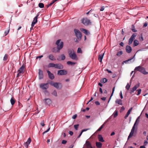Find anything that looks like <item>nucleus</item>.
<instances>
[{"mask_svg":"<svg viewBox=\"0 0 148 148\" xmlns=\"http://www.w3.org/2000/svg\"><path fill=\"white\" fill-rule=\"evenodd\" d=\"M140 116L138 117L137 119H136L134 125L132 127V128L131 130V132H130L129 136L128 137V140L129 139L130 137H132L133 135L134 132V131L135 130V127H136V129L137 128V126L138 125L139 121V118Z\"/></svg>","mask_w":148,"mask_h":148,"instance_id":"nucleus-1","label":"nucleus"},{"mask_svg":"<svg viewBox=\"0 0 148 148\" xmlns=\"http://www.w3.org/2000/svg\"><path fill=\"white\" fill-rule=\"evenodd\" d=\"M49 83L51 85L53 86L58 89H60L62 88V84L60 83L54 82L52 81H50Z\"/></svg>","mask_w":148,"mask_h":148,"instance_id":"nucleus-2","label":"nucleus"},{"mask_svg":"<svg viewBox=\"0 0 148 148\" xmlns=\"http://www.w3.org/2000/svg\"><path fill=\"white\" fill-rule=\"evenodd\" d=\"M68 52L69 57L71 58L74 60H77V56L73 49H69L68 50Z\"/></svg>","mask_w":148,"mask_h":148,"instance_id":"nucleus-3","label":"nucleus"},{"mask_svg":"<svg viewBox=\"0 0 148 148\" xmlns=\"http://www.w3.org/2000/svg\"><path fill=\"white\" fill-rule=\"evenodd\" d=\"M134 70L139 71L145 75H147L148 74V72L145 71V68L141 66L136 67Z\"/></svg>","mask_w":148,"mask_h":148,"instance_id":"nucleus-4","label":"nucleus"},{"mask_svg":"<svg viewBox=\"0 0 148 148\" xmlns=\"http://www.w3.org/2000/svg\"><path fill=\"white\" fill-rule=\"evenodd\" d=\"M74 31L77 38L79 40H81L82 37V35L80 31L79 30L75 29H74Z\"/></svg>","mask_w":148,"mask_h":148,"instance_id":"nucleus-5","label":"nucleus"},{"mask_svg":"<svg viewBox=\"0 0 148 148\" xmlns=\"http://www.w3.org/2000/svg\"><path fill=\"white\" fill-rule=\"evenodd\" d=\"M25 69V66L23 64L19 68L18 70V73L17 75V77H19L21 75V73H23L24 72V69Z\"/></svg>","mask_w":148,"mask_h":148,"instance_id":"nucleus-6","label":"nucleus"},{"mask_svg":"<svg viewBox=\"0 0 148 148\" xmlns=\"http://www.w3.org/2000/svg\"><path fill=\"white\" fill-rule=\"evenodd\" d=\"M82 23L85 25H91L90 21L87 18H83L82 20Z\"/></svg>","mask_w":148,"mask_h":148,"instance_id":"nucleus-7","label":"nucleus"},{"mask_svg":"<svg viewBox=\"0 0 148 148\" xmlns=\"http://www.w3.org/2000/svg\"><path fill=\"white\" fill-rule=\"evenodd\" d=\"M56 45H57V47L60 50L62 49L63 46V42H60V40H57L56 43Z\"/></svg>","mask_w":148,"mask_h":148,"instance_id":"nucleus-8","label":"nucleus"},{"mask_svg":"<svg viewBox=\"0 0 148 148\" xmlns=\"http://www.w3.org/2000/svg\"><path fill=\"white\" fill-rule=\"evenodd\" d=\"M49 83H47L46 84L42 83L40 84V87L43 90H46L49 87Z\"/></svg>","mask_w":148,"mask_h":148,"instance_id":"nucleus-9","label":"nucleus"},{"mask_svg":"<svg viewBox=\"0 0 148 148\" xmlns=\"http://www.w3.org/2000/svg\"><path fill=\"white\" fill-rule=\"evenodd\" d=\"M137 36V34L136 33H134L130 38L128 41V44L130 45L133 42V40L135 39V37Z\"/></svg>","mask_w":148,"mask_h":148,"instance_id":"nucleus-10","label":"nucleus"},{"mask_svg":"<svg viewBox=\"0 0 148 148\" xmlns=\"http://www.w3.org/2000/svg\"><path fill=\"white\" fill-rule=\"evenodd\" d=\"M67 74V71L65 70H60L58 71L57 74L62 75H66Z\"/></svg>","mask_w":148,"mask_h":148,"instance_id":"nucleus-11","label":"nucleus"},{"mask_svg":"<svg viewBox=\"0 0 148 148\" xmlns=\"http://www.w3.org/2000/svg\"><path fill=\"white\" fill-rule=\"evenodd\" d=\"M64 68V66L60 63L55 64V68L58 69H62Z\"/></svg>","mask_w":148,"mask_h":148,"instance_id":"nucleus-12","label":"nucleus"},{"mask_svg":"<svg viewBox=\"0 0 148 148\" xmlns=\"http://www.w3.org/2000/svg\"><path fill=\"white\" fill-rule=\"evenodd\" d=\"M84 146L86 148H93L91 146L90 143L88 140L86 141V143L84 145Z\"/></svg>","mask_w":148,"mask_h":148,"instance_id":"nucleus-13","label":"nucleus"},{"mask_svg":"<svg viewBox=\"0 0 148 148\" xmlns=\"http://www.w3.org/2000/svg\"><path fill=\"white\" fill-rule=\"evenodd\" d=\"M43 101L46 105H49L51 104V101L49 98H47L43 100Z\"/></svg>","mask_w":148,"mask_h":148,"instance_id":"nucleus-14","label":"nucleus"},{"mask_svg":"<svg viewBox=\"0 0 148 148\" xmlns=\"http://www.w3.org/2000/svg\"><path fill=\"white\" fill-rule=\"evenodd\" d=\"M47 73L48 74L49 77L51 79L53 80L54 78L55 77L53 74L51 73L48 70Z\"/></svg>","mask_w":148,"mask_h":148,"instance_id":"nucleus-15","label":"nucleus"},{"mask_svg":"<svg viewBox=\"0 0 148 148\" xmlns=\"http://www.w3.org/2000/svg\"><path fill=\"white\" fill-rule=\"evenodd\" d=\"M38 76L39 79H42L43 78V75L42 71L40 69L38 70Z\"/></svg>","mask_w":148,"mask_h":148,"instance_id":"nucleus-16","label":"nucleus"},{"mask_svg":"<svg viewBox=\"0 0 148 148\" xmlns=\"http://www.w3.org/2000/svg\"><path fill=\"white\" fill-rule=\"evenodd\" d=\"M125 50L127 53H130L132 51V48L130 46L127 45L126 47Z\"/></svg>","mask_w":148,"mask_h":148,"instance_id":"nucleus-17","label":"nucleus"},{"mask_svg":"<svg viewBox=\"0 0 148 148\" xmlns=\"http://www.w3.org/2000/svg\"><path fill=\"white\" fill-rule=\"evenodd\" d=\"M80 30L82 32H83L86 35H88L90 34V33L88 30L83 28L80 29Z\"/></svg>","mask_w":148,"mask_h":148,"instance_id":"nucleus-18","label":"nucleus"},{"mask_svg":"<svg viewBox=\"0 0 148 148\" xmlns=\"http://www.w3.org/2000/svg\"><path fill=\"white\" fill-rule=\"evenodd\" d=\"M31 138H29L27 140V141L24 144V145L25 147L27 148L28 146V145L31 142Z\"/></svg>","mask_w":148,"mask_h":148,"instance_id":"nucleus-19","label":"nucleus"},{"mask_svg":"<svg viewBox=\"0 0 148 148\" xmlns=\"http://www.w3.org/2000/svg\"><path fill=\"white\" fill-rule=\"evenodd\" d=\"M98 138L99 141L101 142H104V140L101 135L99 134L98 136Z\"/></svg>","mask_w":148,"mask_h":148,"instance_id":"nucleus-20","label":"nucleus"},{"mask_svg":"<svg viewBox=\"0 0 148 148\" xmlns=\"http://www.w3.org/2000/svg\"><path fill=\"white\" fill-rule=\"evenodd\" d=\"M104 54L103 53V54H99L98 56V60L101 63H102V60Z\"/></svg>","mask_w":148,"mask_h":148,"instance_id":"nucleus-21","label":"nucleus"},{"mask_svg":"<svg viewBox=\"0 0 148 148\" xmlns=\"http://www.w3.org/2000/svg\"><path fill=\"white\" fill-rule=\"evenodd\" d=\"M135 56V54L134 55V56L133 57H132V58L129 59H128L127 60L123 61L122 62V64H123V63H125V64L130 63L129 62L131 60H132V59H133L134 58V57Z\"/></svg>","mask_w":148,"mask_h":148,"instance_id":"nucleus-22","label":"nucleus"},{"mask_svg":"<svg viewBox=\"0 0 148 148\" xmlns=\"http://www.w3.org/2000/svg\"><path fill=\"white\" fill-rule=\"evenodd\" d=\"M49 58L51 60H55L56 59L52 54H50L48 56Z\"/></svg>","mask_w":148,"mask_h":148,"instance_id":"nucleus-23","label":"nucleus"},{"mask_svg":"<svg viewBox=\"0 0 148 148\" xmlns=\"http://www.w3.org/2000/svg\"><path fill=\"white\" fill-rule=\"evenodd\" d=\"M60 50L59 49V48L58 47H54L53 48L52 50V51L53 52H60Z\"/></svg>","mask_w":148,"mask_h":148,"instance_id":"nucleus-24","label":"nucleus"},{"mask_svg":"<svg viewBox=\"0 0 148 148\" xmlns=\"http://www.w3.org/2000/svg\"><path fill=\"white\" fill-rule=\"evenodd\" d=\"M96 145L98 148H101L102 146V144L100 142H96Z\"/></svg>","mask_w":148,"mask_h":148,"instance_id":"nucleus-25","label":"nucleus"},{"mask_svg":"<svg viewBox=\"0 0 148 148\" xmlns=\"http://www.w3.org/2000/svg\"><path fill=\"white\" fill-rule=\"evenodd\" d=\"M115 102L120 105H122V100L121 99H117L115 101Z\"/></svg>","mask_w":148,"mask_h":148,"instance_id":"nucleus-26","label":"nucleus"},{"mask_svg":"<svg viewBox=\"0 0 148 148\" xmlns=\"http://www.w3.org/2000/svg\"><path fill=\"white\" fill-rule=\"evenodd\" d=\"M76 63V62H74L70 61H68L67 62V64L68 65H70L71 66L75 64Z\"/></svg>","mask_w":148,"mask_h":148,"instance_id":"nucleus-27","label":"nucleus"},{"mask_svg":"<svg viewBox=\"0 0 148 148\" xmlns=\"http://www.w3.org/2000/svg\"><path fill=\"white\" fill-rule=\"evenodd\" d=\"M139 44L138 41L137 40H135L133 42V46L134 47L137 46Z\"/></svg>","mask_w":148,"mask_h":148,"instance_id":"nucleus-28","label":"nucleus"},{"mask_svg":"<svg viewBox=\"0 0 148 148\" xmlns=\"http://www.w3.org/2000/svg\"><path fill=\"white\" fill-rule=\"evenodd\" d=\"M140 84L139 83H138V84L136 85L133 88H132L134 91L136 90V89L139 87Z\"/></svg>","mask_w":148,"mask_h":148,"instance_id":"nucleus-29","label":"nucleus"},{"mask_svg":"<svg viewBox=\"0 0 148 148\" xmlns=\"http://www.w3.org/2000/svg\"><path fill=\"white\" fill-rule=\"evenodd\" d=\"M109 119H108L97 130V131H99L101 130L103 128V126L104 124L107 121H108Z\"/></svg>","mask_w":148,"mask_h":148,"instance_id":"nucleus-30","label":"nucleus"},{"mask_svg":"<svg viewBox=\"0 0 148 148\" xmlns=\"http://www.w3.org/2000/svg\"><path fill=\"white\" fill-rule=\"evenodd\" d=\"M10 102L11 103V104L13 105L15 103V100L14 99V98L13 97H12L11 98L10 100Z\"/></svg>","mask_w":148,"mask_h":148,"instance_id":"nucleus-31","label":"nucleus"},{"mask_svg":"<svg viewBox=\"0 0 148 148\" xmlns=\"http://www.w3.org/2000/svg\"><path fill=\"white\" fill-rule=\"evenodd\" d=\"M101 82L105 83L107 81V79L106 78H103L100 81Z\"/></svg>","mask_w":148,"mask_h":148,"instance_id":"nucleus-32","label":"nucleus"},{"mask_svg":"<svg viewBox=\"0 0 148 148\" xmlns=\"http://www.w3.org/2000/svg\"><path fill=\"white\" fill-rule=\"evenodd\" d=\"M55 64L50 63L49 64L48 67H55Z\"/></svg>","mask_w":148,"mask_h":148,"instance_id":"nucleus-33","label":"nucleus"},{"mask_svg":"<svg viewBox=\"0 0 148 148\" xmlns=\"http://www.w3.org/2000/svg\"><path fill=\"white\" fill-rule=\"evenodd\" d=\"M38 15H39V14H38V15H37V16L34 18V20H33V22H35V23H37V21H37V18H38Z\"/></svg>","mask_w":148,"mask_h":148,"instance_id":"nucleus-34","label":"nucleus"},{"mask_svg":"<svg viewBox=\"0 0 148 148\" xmlns=\"http://www.w3.org/2000/svg\"><path fill=\"white\" fill-rule=\"evenodd\" d=\"M52 94L54 96L56 97L57 96V93L56 90H54L52 92Z\"/></svg>","mask_w":148,"mask_h":148,"instance_id":"nucleus-35","label":"nucleus"},{"mask_svg":"<svg viewBox=\"0 0 148 148\" xmlns=\"http://www.w3.org/2000/svg\"><path fill=\"white\" fill-rule=\"evenodd\" d=\"M123 53V51H120L116 53V56H120Z\"/></svg>","mask_w":148,"mask_h":148,"instance_id":"nucleus-36","label":"nucleus"},{"mask_svg":"<svg viewBox=\"0 0 148 148\" xmlns=\"http://www.w3.org/2000/svg\"><path fill=\"white\" fill-rule=\"evenodd\" d=\"M113 115L114 118L116 117L118 115V111L115 110L113 114Z\"/></svg>","mask_w":148,"mask_h":148,"instance_id":"nucleus-37","label":"nucleus"},{"mask_svg":"<svg viewBox=\"0 0 148 148\" xmlns=\"http://www.w3.org/2000/svg\"><path fill=\"white\" fill-rule=\"evenodd\" d=\"M38 6L40 8H42L44 7V4L42 3H39Z\"/></svg>","mask_w":148,"mask_h":148,"instance_id":"nucleus-38","label":"nucleus"},{"mask_svg":"<svg viewBox=\"0 0 148 148\" xmlns=\"http://www.w3.org/2000/svg\"><path fill=\"white\" fill-rule=\"evenodd\" d=\"M130 87V85L128 83L125 87V88L127 90H128L129 89Z\"/></svg>","mask_w":148,"mask_h":148,"instance_id":"nucleus-39","label":"nucleus"},{"mask_svg":"<svg viewBox=\"0 0 148 148\" xmlns=\"http://www.w3.org/2000/svg\"><path fill=\"white\" fill-rule=\"evenodd\" d=\"M61 60H64L65 59V57L64 54H62L61 56Z\"/></svg>","mask_w":148,"mask_h":148,"instance_id":"nucleus-40","label":"nucleus"},{"mask_svg":"<svg viewBox=\"0 0 148 148\" xmlns=\"http://www.w3.org/2000/svg\"><path fill=\"white\" fill-rule=\"evenodd\" d=\"M8 55L6 54H5L3 58V60L4 61H6V60L8 59Z\"/></svg>","mask_w":148,"mask_h":148,"instance_id":"nucleus-41","label":"nucleus"},{"mask_svg":"<svg viewBox=\"0 0 148 148\" xmlns=\"http://www.w3.org/2000/svg\"><path fill=\"white\" fill-rule=\"evenodd\" d=\"M132 30L133 32H137V30L134 28V25H132Z\"/></svg>","mask_w":148,"mask_h":148,"instance_id":"nucleus-42","label":"nucleus"},{"mask_svg":"<svg viewBox=\"0 0 148 148\" xmlns=\"http://www.w3.org/2000/svg\"><path fill=\"white\" fill-rule=\"evenodd\" d=\"M82 52L81 49L80 48H78L77 51V53H81Z\"/></svg>","mask_w":148,"mask_h":148,"instance_id":"nucleus-43","label":"nucleus"},{"mask_svg":"<svg viewBox=\"0 0 148 148\" xmlns=\"http://www.w3.org/2000/svg\"><path fill=\"white\" fill-rule=\"evenodd\" d=\"M141 90L140 89H138L137 90V95H138L140 94L141 92Z\"/></svg>","mask_w":148,"mask_h":148,"instance_id":"nucleus-44","label":"nucleus"},{"mask_svg":"<svg viewBox=\"0 0 148 148\" xmlns=\"http://www.w3.org/2000/svg\"><path fill=\"white\" fill-rule=\"evenodd\" d=\"M79 126V124H77V125H74V128L76 130H77L78 128V127Z\"/></svg>","mask_w":148,"mask_h":148,"instance_id":"nucleus-45","label":"nucleus"},{"mask_svg":"<svg viewBox=\"0 0 148 148\" xmlns=\"http://www.w3.org/2000/svg\"><path fill=\"white\" fill-rule=\"evenodd\" d=\"M9 31H10V29H8L7 30H6V31H5V36L7 35L8 34V33H9Z\"/></svg>","mask_w":148,"mask_h":148,"instance_id":"nucleus-46","label":"nucleus"},{"mask_svg":"<svg viewBox=\"0 0 148 148\" xmlns=\"http://www.w3.org/2000/svg\"><path fill=\"white\" fill-rule=\"evenodd\" d=\"M132 107L130 108L129 110L127 112V113L128 114H130V113L131 112V111L132 110Z\"/></svg>","mask_w":148,"mask_h":148,"instance_id":"nucleus-47","label":"nucleus"},{"mask_svg":"<svg viewBox=\"0 0 148 148\" xmlns=\"http://www.w3.org/2000/svg\"><path fill=\"white\" fill-rule=\"evenodd\" d=\"M55 2V1H54V0H53V1H52V2H51V3H50L49 5H48L47 6V7H48L49 6H51V5H52Z\"/></svg>","mask_w":148,"mask_h":148,"instance_id":"nucleus-48","label":"nucleus"},{"mask_svg":"<svg viewBox=\"0 0 148 148\" xmlns=\"http://www.w3.org/2000/svg\"><path fill=\"white\" fill-rule=\"evenodd\" d=\"M40 125H41L43 127L45 125L44 123V121L43 120L40 123Z\"/></svg>","mask_w":148,"mask_h":148,"instance_id":"nucleus-49","label":"nucleus"},{"mask_svg":"<svg viewBox=\"0 0 148 148\" xmlns=\"http://www.w3.org/2000/svg\"><path fill=\"white\" fill-rule=\"evenodd\" d=\"M50 128V127H49V128L47 130L45 131L43 133V134H44L48 132Z\"/></svg>","mask_w":148,"mask_h":148,"instance_id":"nucleus-50","label":"nucleus"},{"mask_svg":"<svg viewBox=\"0 0 148 148\" xmlns=\"http://www.w3.org/2000/svg\"><path fill=\"white\" fill-rule=\"evenodd\" d=\"M134 91V90L133 89V88H131L130 90V93H133Z\"/></svg>","mask_w":148,"mask_h":148,"instance_id":"nucleus-51","label":"nucleus"},{"mask_svg":"<svg viewBox=\"0 0 148 148\" xmlns=\"http://www.w3.org/2000/svg\"><path fill=\"white\" fill-rule=\"evenodd\" d=\"M67 143V141L65 140H63L62 141V144H66Z\"/></svg>","mask_w":148,"mask_h":148,"instance_id":"nucleus-52","label":"nucleus"},{"mask_svg":"<svg viewBox=\"0 0 148 148\" xmlns=\"http://www.w3.org/2000/svg\"><path fill=\"white\" fill-rule=\"evenodd\" d=\"M120 96L121 99H122L123 98V96L122 94V91H121L120 93Z\"/></svg>","mask_w":148,"mask_h":148,"instance_id":"nucleus-53","label":"nucleus"},{"mask_svg":"<svg viewBox=\"0 0 148 148\" xmlns=\"http://www.w3.org/2000/svg\"><path fill=\"white\" fill-rule=\"evenodd\" d=\"M77 116V115L76 114H75L74 115H73L72 116V119H75L76 118Z\"/></svg>","mask_w":148,"mask_h":148,"instance_id":"nucleus-54","label":"nucleus"},{"mask_svg":"<svg viewBox=\"0 0 148 148\" xmlns=\"http://www.w3.org/2000/svg\"><path fill=\"white\" fill-rule=\"evenodd\" d=\"M104 9V6H102L101 7L100 9V11H103Z\"/></svg>","mask_w":148,"mask_h":148,"instance_id":"nucleus-55","label":"nucleus"},{"mask_svg":"<svg viewBox=\"0 0 148 148\" xmlns=\"http://www.w3.org/2000/svg\"><path fill=\"white\" fill-rule=\"evenodd\" d=\"M95 104L97 105H99L100 104V103L98 101H96L95 102Z\"/></svg>","mask_w":148,"mask_h":148,"instance_id":"nucleus-56","label":"nucleus"},{"mask_svg":"<svg viewBox=\"0 0 148 148\" xmlns=\"http://www.w3.org/2000/svg\"><path fill=\"white\" fill-rule=\"evenodd\" d=\"M89 129H84L82 130L81 132H85L88 130H89Z\"/></svg>","mask_w":148,"mask_h":148,"instance_id":"nucleus-57","label":"nucleus"},{"mask_svg":"<svg viewBox=\"0 0 148 148\" xmlns=\"http://www.w3.org/2000/svg\"><path fill=\"white\" fill-rule=\"evenodd\" d=\"M69 133L72 136L73 134V132L72 131H69Z\"/></svg>","mask_w":148,"mask_h":148,"instance_id":"nucleus-58","label":"nucleus"},{"mask_svg":"<svg viewBox=\"0 0 148 148\" xmlns=\"http://www.w3.org/2000/svg\"><path fill=\"white\" fill-rule=\"evenodd\" d=\"M36 24V23H35V22H32V24H31L32 27H33L34 26V25Z\"/></svg>","mask_w":148,"mask_h":148,"instance_id":"nucleus-59","label":"nucleus"},{"mask_svg":"<svg viewBox=\"0 0 148 148\" xmlns=\"http://www.w3.org/2000/svg\"><path fill=\"white\" fill-rule=\"evenodd\" d=\"M115 87H114L112 88V96L113 94V93L114 92V90H115Z\"/></svg>","mask_w":148,"mask_h":148,"instance_id":"nucleus-60","label":"nucleus"},{"mask_svg":"<svg viewBox=\"0 0 148 148\" xmlns=\"http://www.w3.org/2000/svg\"><path fill=\"white\" fill-rule=\"evenodd\" d=\"M148 143V142L146 140H145L144 143L145 146H146Z\"/></svg>","mask_w":148,"mask_h":148,"instance_id":"nucleus-61","label":"nucleus"},{"mask_svg":"<svg viewBox=\"0 0 148 148\" xmlns=\"http://www.w3.org/2000/svg\"><path fill=\"white\" fill-rule=\"evenodd\" d=\"M99 92L101 94H102L103 93L102 89L101 88H99Z\"/></svg>","mask_w":148,"mask_h":148,"instance_id":"nucleus-62","label":"nucleus"},{"mask_svg":"<svg viewBox=\"0 0 148 148\" xmlns=\"http://www.w3.org/2000/svg\"><path fill=\"white\" fill-rule=\"evenodd\" d=\"M129 114H127V113H126V114L125 116L124 117V118L125 119H126V118H127V117H128V116L129 115Z\"/></svg>","mask_w":148,"mask_h":148,"instance_id":"nucleus-63","label":"nucleus"},{"mask_svg":"<svg viewBox=\"0 0 148 148\" xmlns=\"http://www.w3.org/2000/svg\"><path fill=\"white\" fill-rule=\"evenodd\" d=\"M119 45L122 46V47H123L124 45V43H123V42H121V43H120V44H119Z\"/></svg>","mask_w":148,"mask_h":148,"instance_id":"nucleus-64","label":"nucleus"}]
</instances>
